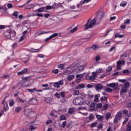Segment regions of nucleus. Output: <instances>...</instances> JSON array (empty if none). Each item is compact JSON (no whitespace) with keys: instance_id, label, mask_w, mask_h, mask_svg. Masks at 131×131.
<instances>
[{"instance_id":"f257e3e1","label":"nucleus","mask_w":131,"mask_h":131,"mask_svg":"<svg viewBox=\"0 0 131 131\" xmlns=\"http://www.w3.org/2000/svg\"><path fill=\"white\" fill-rule=\"evenodd\" d=\"M95 24H96V19H93L91 20V19H89L84 25V27L85 29H90V28H92Z\"/></svg>"},{"instance_id":"f03ea898","label":"nucleus","mask_w":131,"mask_h":131,"mask_svg":"<svg viewBox=\"0 0 131 131\" xmlns=\"http://www.w3.org/2000/svg\"><path fill=\"white\" fill-rule=\"evenodd\" d=\"M29 78L30 77H22L21 79L23 80V82L21 84V88H27L29 85Z\"/></svg>"},{"instance_id":"7ed1b4c3","label":"nucleus","mask_w":131,"mask_h":131,"mask_svg":"<svg viewBox=\"0 0 131 131\" xmlns=\"http://www.w3.org/2000/svg\"><path fill=\"white\" fill-rule=\"evenodd\" d=\"M73 103L74 105H83V98L82 97H76L73 100Z\"/></svg>"},{"instance_id":"20e7f679","label":"nucleus","mask_w":131,"mask_h":131,"mask_svg":"<svg viewBox=\"0 0 131 131\" xmlns=\"http://www.w3.org/2000/svg\"><path fill=\"white\" fill-rule=\"evenodd\" d=\"M77 69H75L74 72L76 73H80L82 71L84 70V67L82 65L78 66V64H76Z\"/></svg>"},{"instance_id":"39448f33","label":"nucleus","mask_w":131,"mask_h":131,"mask_svg":"<svg viewBox=\"0 0 131 131\" xmlns=\"http://www.w3.org/2000/svg\"><path fill=\"white\" fill-rule=\"evenodd\" d=\"M92 75L90 76L89 75H86L85 76L86 79H89L91 81H94L96 79V77H97V73L92 72Z\"/></svg>"},{"instance_id":"423d86ee","label":"nucleus","mask_w":131,"mask_h":131,"mask_svg":"<svg viewBox=\"0 0 131 131\" xmlns=\"http://www.w3.org/2000/svg\"><path fill=\"white\" fill-rule=\"evenodd\" d=\"M30 73V71L28 68L24 69L21 71L17 73V75H23V74H29Z\"/></svg>"},{"instance_id":"0eeeda50","label":"nucleus","mask_w":131,"mask_h":131,"mask_svg":"<svg viewBox=\"0 0 131 131\" xmlns=\"http://www.w3.org/2000/svg\"><path fill=\"white\" fill-rule=\"evenodd\" d=\"M106 86H108L109 88H113L114 90H117V86H116V84H115V83L107 84Z\"/></svg>"},{"instance_id":"6e6552de","label":"nucleus","mask_w":131,"mask_h":131,"mask_svg":"<svg viewBox=\"0 0 131 131\" xmlns=\"http://www.w3.org/2000/svg\"><path fill=\"white\" fill-rule=\"evenodd\" d=\"M4 36H6V37L7 39H10V38H11V37H12V36H11V33H10V31L5 32Z\"/></svg>"},{"instance_id":"1a4fd4ad","label":"nucleus","mask_w":131,"mask_h":131,"mask_svg":"<svg viewBox=\"0 0 131 131\" xmlns=\"http://www.w3.org/2000/svg\"><path fill=\"white\" fill-rule=\"evenodd\" d=\"M96 91H101L103 90V85L102 84H97L95 86Z\"/></svg>"},{"instance_id":"9d476101","label":"nucleus","mask_w":131,"mask_h":131,"mask_svg":"<svg viewBox=\"0 0 131 131\" xmlns=\"http://www.w3.org/2000/svg\"><path fill=\"white\" fill-rule=\"evenodd\" d=\"M97 107V103H92L90 105V109L94 111V110H96V107Z\"/></svg>"},{"instance_id":"9b49d317","label":"nucleus","mask_w":131,"mask_h":131,"mask_svg":"<svg viewBox=\"0 0 131 131\" xmlns=\"http://www.w3.org/2000/svg\"><path fill=\"white\" fill-rule=\"evenodd\" d=\"M15 111L17 113H19V112H20V111H22V112H24V111H25V107H24L22 108L20 107H17L15 108Z\"/></svg>"},{"instance_id":"f8f14e48","label":"nucleus","mask_w":131,"mask_h":131,"mask_svg":"<svg viewBox=\"0 0 131 131\" xmlns=\"http://www.w3.org/2000/svg\"><path fill=\"white\" fill-rule=\"evenodd\" d=\"M37 103V99L36 98H32L30 101V103L32 105H35Z\"/></svg>"},{"instance_id":"ddd939ff","label":"nucleus","mask_w":131,"mask_h":131,"mask_svg":"<svg viewBox=\"0 0 131 131\" xmlns=\"http://www.w3.org/2000/svg\"><path fill=\"white\" fill-rule=\"evenodd\" d=\"M32 112H32L31 110H27L25 112V115L26 116H30V115L31 114V113H32Z\"/></svg>"},{"instance_id":"4468645a","label":"nucleus","mask_w":131,"mask_h":131,"mask_svg":"<svg viewBox=\"0 0 131 131\" xmlns=\"http://www.w3.org/2000/svg\"><path fill=\"white\" fill-rule=\"evenodd\" d=\"M36 128H37V127H36L33 125H30L29 127L28 128V130H31V131H34V130H35V129H36Z\"/></svg>"},{"instance_id":"2eb2a0df","label":"nucleus","mask_w":131,"mask_h":131,"mask_svg":"<svg viewBox=\"0 0 131 131\" xmlns=\"http://www.w3.org/2000/svg\"><path fill=\"white\" fill-rule=\"evenodd\" d=\"M100 100L101 102H105V103H108V98L105 96H102L100 98Z\"/></svg>"},{"instance_id":"dca6fc26","label":"nucleus","mask_w":131,"mask_h":131,"mask_svg":"<svg viewBox=\"0 0 131 131\" xmlns=\"http://www.w3.org/2000/svg\"><path fill=\"white\" fill-rule=\"evenodd\" d=\"M104 12L103 11H100L97 14V17L98 18H100V19H102L103 17H104Z\"/></svg>"},{"instance_id":"f3484780","label":"nucleus","mask_w":131,"mask_h":131,"mask_svg":"<svg viewBox=\"0 0 131 131\" xmlns=\"http://www.w3.org/2000/svg\"><path fill=\"white\" fill-rule=\"evenodd\" d=\"M12 16L14 17V19H18V16H19V12L18 11H14L12 13Z\"/></svg>"},{"instance_id":"a211bd4d","label":"nucleus","mask_w":131,"mask_h":131,"mask_svg":"<svg viewBox=\"0 0 131 131\" xmlns=\"http://www.w3.org/2000/svg\"><path fill=\"white\" fill-rule=\"evenodd\" d=\"M126 131H130L131 130V120L128 122V125H126Z\"/></svg>"},{"instance_id":"6ab92c4d","label":"nucleus","mask_w":131,"mask_h":131,"mask_svg":"<svg viewBox=\"0 0 131 131\" xmlns=\"http://www.w3.org/2000/svg\"><path fill=\"white\" fill-rule=\"evenodd\" d=\"M75 77V76L74 75H70L68 76L67 79L69 80V81H71L72 79H73Z\"/></svg>"},{"instance_id":"aec40b11","label":"nucleus","mask_w":131,"mask_h":131,"mask_svg":"<svg viewBox=\"0 0 131 131\" xmlns=\"http://www.w3.org/2000/svg\"><path fill=\"white\" fill-rule=\"evenodd\" d=\"M33 7H34V4H29V5L26 6V10H28V9H32V8H33Z\"/></svg>"},{"instance_id":"412c9836","label":"nucleus","mask_w":131,"mask_h":131,"mask_svg":"<svg viewBox=\"0 0 131 131\" xmlns=\"http://www.w3.org/2000/svg\"><path fill=\"white\" fill-rule=\"evenodd\" d=\"M76 30H77V27H75L74 28L71 30L70 31H68V34H70V33H73L74 32H75Z\"/></svg>"},{"instance_id":"4be33fe9","label":"nucleus","mask_w":131,"mask_h":131,"mask_svg":"<svg viewBox=\"0 0 131 131\" xmlns=\"http://www.w3.org/2000/svg\"><path fill=\"white\" fill-rule=\"evenodd\" d=\"M9 110V105H8V103H5L4 105V111L6 112Z\"/></svg>"},{"instance_id":"5701e85b","label":"nucleus","mask_w":131,"mask_h":131,"mask_svg":"<svg viewBox=\"0 0 131 131\" xmlns=\"http://www.w3.org/2000/svg\"><path fill=\"white\" fill-rule=\"evenodd\" d=\"M1 78L4 79H8L10 78V75L9 74H5V75L1 77Z\"/></svg>"},{"instance_id":"b1692460","label":"nucleus","mask_w":131,"mask_h":131,"mask_svg":"<svg viewBox=\"0 0 131 131\" xmlns=\"http://www.w3.org/2000/svg\"><path fill=\"white\" fill-rule=\"evenodd\" d=\"M45 9H46V7H41L37 10V12L38 13H41V12H43Z\"/></svg>"},{"instance_id":"393cba45","label":"nucleus","mask_w":131,"mask_h":131,"mask_svg":"<svg viewBox=\"0 0 131 131\" xmlns=\"http://www.w3.org/2000/svg\"><path fill=\"white\" fill-rule=\"evenodd\" d=\"M96 118L99 121L103 120V116L99 115H96Z\"/></svg>"},{"instance_id":"a878e982","label":"nucleus","mask_w":131,"mask_h":131,"mask_svg":"<svg viewBox=\"0 0 131 131\" xmlns=\"http://www.w3.org/2000/svg\"><path fill=\"white\" fill-rule=\"evenodd\" d=\"M10 35L11 36H16V31L15 30H10Z\"/></svg>"},{"instance_id":"bb28decb","label":"nucleus","mask_w":131,"mask_h":131,"mask_svg":"<svg viewBox=\"0 0 131 131\" xmlns=\"http://www.w3.org/2000/svg\"><path fill=\"white\" fill-rule=\"evenodd\" d=\"M124 88H125L126 89H128V88H129L130 85V84L128 82H126L124 83Z\"/></svg>"},{"instance_id":"cd10ccee","label":"nucleus","mask_w":131,"mask_h":131,"mask_svg":"<svg viewBox=\"0 0 131 131\" xmlns=\"http://www.w3.org/2000/svg\"><path fill=\"white\" fill-rule=\"evenodd\" d=\"M41 49V48L38 49H34L32 48L31 49V52L32 53H38L39 52V50H40Z\"/></svg>"},{"instance_id":"c85d7f7f","label":"nucleus","mask_w":131,"mask_h":131,"mask_svg":"<svg viewBox=\"0 0 131 131\" xmlns=\"http://www.w3.org/2000/svg\"><path fill=\"white\" fill-rule=\"evenodd\" d=\"M89 120H93L95 119V116L93 114H91L89 117Z\"/></svg>"},{"instance_id":"c756f323","label":"nucleus","mask_w":131,"mask_h":131,"mask_svg":"<svg viewBox=\"0 0 131 131\" xmlns=\"http://www.w3.org/2000/svg\"><path fill=\"white\" fill-rule=\"evenodd\" d=\"M116 116L120 119L121 118V116H122V113L121 111L118 112Z\"/></svg>"},{"instance_id":"7c9ffc66","label":"nucleus","mask_w":131,"mask_h":131,"mask_svg":"<svg viewBox=\"0 0 131 131\" xmlns=\"http://www.w3.org/2000/svg\"><path fill=\"white\" fill-rule=\"evenodd\" d=\"M83 88H84V85L83 84H79L77 86L78 90H81V89Z\"/></svg>"},{"instance_id":"2f4dec72","label":"nucleus","mask_w":131,"mask_h":131,"mask_svg":"<svg viewBox=\"0 0 131 131\" xmlns=\"http://www.w3.org/2000/svg\"><path fill=\"white\" fill-rule=\"evenodd\" d=\"M92 49L94 50V51H96V50H98V45L97 44L93 45L92 47H91Z\"/></svg>"},{"instance_id":"473e14b6","label":"nucleus","mask_w":131,"mask_h":131,"mask_svg":"<svg viewBox=\"0 0 131 131\" xmlns=\"http://www.w3.org/2000/svg\"><path fill=\"white\" fill-rule=\"evenodd\" d=\"M52 100V98L48 97V98L45 99V102H46V103H51Z\"/></svg>"},{"instance_id":"72a5a7b5","label":"nucleus","mask_w":131,"mask_h":131,"mask_svg":"<svg viewBox=\"0 0 131 131\" xmlns=\"http://www.w3.org/2000/svg\"><path fill=\"white\" fill-rule=\"evenodd\" d=\"M58 68H59V69H61V70H64V64L60 63L58 64Z\"/></svg>"},{"instance_id":"f704fd0d","label":"nucleus","mask_w":131,"mask_h":131,"mask_svg":"<svg viewBox=\"0 0 131 131\" xmlns=\"http://www.w3.org/2000/svg\"><path fill=\"white\" fill-rule=\"evenodd\" d=\"M124 23L125 24H126L127 25H128V24H129L130 23V19H129V18L125 19L124 21Z\"/></svg>"},{"instance_id":"c9c22d12","label":"nucleus","mask_w":131,"mask_h":131,"mask_svg":"<svg viewBox=\"0 0 131 131\" xmlns=\"http://www.w3.org/2000/svg\"><path fill=\"white\" fill-rule=\"evenodd\" d=\"M27 90L30 92V93H34V91L36 92V88L34 89H28Z\"/></svg>"},{"instance_id":"e433bc0d","label":"nucleus","mask_w":131,"mask_h":131,"mask_svg":"<svg viewBox=\"0 0 131 131\" xmlns=\"http://www.w3.org/2000/svg\"><path fill=\"white\" fill-rule=\"evenodd\" d=\"M58 35H59V34H58V33H55L51 35L50 36V37L51 38H54V37H57V36H58Z\"/></svg>"},{"instance_id":"4c0bfd02","label":"nucleus","mask_w":131,"mask_h":131,"mask_svg":"<svg viewBox=\"0 0 131 131\" xmlns=\"http://www.w3.org/2000/svg\"><path fill=\"white\" fill-rule=\"evenodd\" d=\"M14 103H15V101H14L13 99H11L9 101V106L10 107H12L13 105H14Z\"/></svg>"},{"instance_id":"58836bf2","label":"nucleus","mask_w":131,"mask_h":131,"mask_svg":"<svg viewBox=\"0 0 131 131\" xmlns=\"http://www.w3.org/2000/svg\"><path fill=\"white\" fill-rule=\"evenodd\" d=\"M110 116H111V114L110 113H108L105 115V118L106 120H108L110 118Z\"/></svg>"},{"instance_id":"ea45409f","label":"nucleus","mask_w":131,"mask_h":131,"mask_svg":"<svg viewBox=\"0 0 131 131\" xmlns=\"http://www.w3.org/2000/svg\"><path fill=\"white\" fill-rule=\"evenodd\" d=\"M101 60V57H100L99 55H96L95 61L96 62H99Z\"/></svg>"},{"instance_id":"a19ab883","label":"nucleus","mask_w":131,"mask_h":131,"mask_svg":"<svg viewBox=\"0 0 131 131\" xmlns=\"http://www.w3.org/2000/svg\"><path fill=\"white\" fill-rule=\"evenodd\" d=\"M98 101H99V95H96L94 98V102H98Z\"/></svg>"},{"instance_id":"79ce46f5","label":"nucleus","mask_w":131,"mask_h":131,"mask_svg":"<svg viewBox=\"0 0 131 131\" xmlns=\"http://www.w3.org/2000/svg\"><path fill=\"white\" fill-rule=\"evenodd\" d=\"M119 119H120V118H118V117H116V116L114 120V122H115V123H117V122L118 121V120H119Z\"/></svg>"},{"instance_id":"37998d69","label":"nucleus","mask_w":131,"mask_h":131,"mask_svg":"<svg viewBox=\"0 0 131 131\" xmlns=\"http://www.w3.org/2000/svg\"><path fill=\"white\" fill-rule=\"evenodd\" d=\"M54 86H55V88H57V89L59 88H60V85H59V82H55L54 83Z\"/></svg>"},{"instance_id":"c03bdc74","label":"nucleus","mask_w":131,"mask_h":131,"mask_svg":"<svg viewBox=\"0 0 131 131\" xmlns=\"http://www.w3.org/2000/svg\"><path fill=\"white\" fill-rule=\"evenodd\" d=\"M123 74H129V71L128 70H124L123 71Z\"/></svg>"},{"instance_id":"a18cd8bd","label":"nucleus","mask_w":131,"mask_h":131,"mask_svg":"<svg viewBox=\"0 0 131 131\" xmlns=\"http://www.w3.org/2000/svg\"><path fill=\"white\" fill-rule=\"evenodd\" d=\"M126 91H127V89L125 87H123L121 89L122 93H126Z\"/></svg>"},{"instance_id":"49530a36","label":"nucleus","mask_w":131,"mask_h":131,"mask_svg":"<svg viewBox=\"0 0 131 131\" xmlns=\"http://www.w3.org/2000/svg\"><path fill=\"white\" fill-rule=\"evenodd\" d=\"M52 73H54V74H58V73H59V70L58 69L53 70L52 71Z\"/></svg>"},{"instance_id":"de8ad7c7","label":"nucleus","mask_w":131,"mask_h":131,"mask_svg":"<svg viewBox=\"0 0 131 131\" xmlns=\"http://www.w3.org/2000/svg\"><path fill=\"white\" fill-rule=\"evenodd\" d=\"M69 114H73V112H74V110H73V108H70L69 109V111H68Z\"/></svg>"},{"instance_id":"09e8293b","label":"nucleus","mask_w":131,"mask_h":131,"mask_svg":"<svg viewBox=\"0 0 131 131\" xmlns=\"http://www.w3.org/2000/svg\"><path fill=\"white\" fill-rule=\"evenodd\" d=\"M127 5V3H125V2H122L120 6L121 7H125V6H126Z\"/></svg>"},{"instance_id":"8fccbe9b","label":"nucleus","mask_w":131,"mask_h":131,"mask_svg":"<svg viewBox=\"0 0 131 131\" xmlns=\"http://www.w3.org/2000/svg\"><path fill=\"white\" fill-rule=\"evenodd\" d=\"M113 51H116V48H115L114 46L110 49L109 52L110 53H111V52H113Z\"/></svg>"},{"instance_id":"3c124183","label":"nucleus","mask_w":131,"mask_h":131,"mask_svg":"<svg viewBox=\"0 0 131 131\" xmlns=\"http://www.w3.org/2000/svg\"><path fill=\"white\" fill-rule=\"evenodd\" d=\"M45 9H46V10H52V9H53V6H51L50 5L47 6L45 7Z\"/></svg>"},{"instance_id":"603ef678","label":"nucleus","mask_w":131,"mask_h":131,"mask_svg":"<svg viewBox=\"0 0 131 131\" xmlns=\"http://www.w3.org/2000/svg\"><path fill=\"white\" fill-rule=\"evenodd\" d=\"M76 77L77 78H83V75H82L81 74L76 75Z\"/></svg>"},{"instance_id":"864d4df0","label":"nucleus","mask_w":131,"mask_h":131,"mask_svg":"<svg viewBox=\"0 0 131 131\" xmlns=\"http://www.w3.org/2000/svg\"><path fill=\"white\" fill-rule=\"evenodd\" d=\"M106 91L107 93H112V89L110 88H106Z\"/></svg>"},{"instance_id":"5fc2aeb1","label":"nucleus","mask_w":131,"mask_h":131,"mask_svg":"<svg viewBox=\"0 0 131 131\" xmlns=\"http://www.w3.org/2000/svg\"><path fill=\"white\" fill-rule=\"evenodd\" d=\"M97 124H98V123H97V122H94V123H92L91 124V127H95V126H96V125H97Z\"/></svg>"},{"instance_id":"6e6d98bb","label":"nucleus","mask_w":131,"mask_h":131,"mask_svg":"<svg viewBox=\"0 0 131 131\" xmlns=\"http://www.w3.org/2000/svg\"><path fill=\"white\" fill-rule=\"evenodd\" d=\"M112 70V67L110 66L108 67L107 69H106V71L107 72H110V71H111Z\"/></svg>"},{"instance_id":"4d7b16f0","label":"nucleus","mask_w":131,"mask_h":131,"mask_svg":"<svg viewBox=\"0 0 131 131\" xmlns=\"http://www.w3.org/2000/svg\"><path fill=\"white\" fill-rule=\"evenodd\" d=\"M26 36H25V35H23L19 39V42L22 41V40H23V39H25Z\"/></svg>"},{"instance_id":"13d9d810","label":"nucleus","mask_w":131,"mask_h":131,"mask_svg":"<svg viewBox=\"0 0 131 131\" xmlns=\"http://www.w3.org/2000/svg\"><path fill=\"white\" fill-rule=\"evenodd\" d=\"M66 124H67L66 121L63 122L61 125V127L64 128L65 126H66Z\"/></svg>"},{"instance_id":"bf43d9fd","label":"nucleus","mask_w":131,"mask_h":131,"mask_svg":"<svg viewBox=\"0 0 131 131\" xmlns=\"http://www.w3.org/2000/svg\"><path fill=\"white\" fill-rule=\"evenodd\" d=\"M7 7L9 9H12V8H13V5L11 3H9L7 4Z\"/></svg>"},{"instance_id":"052dcab7","label":"nucleus","mask_w":131,"mask_h":131,"mask_svg":"<svg viewBox=\"0 0 131 131\" xmlns=\"http://www.w3.org/2000/svg\"><path fill=\"white\" fill-rule=\"evenodd\" d=\"M96 106L97 108H102L103 107L102 103L96 104Z\"/></svg>"},{"instance_id":"680f3d73","label":"nucleus","mask_w":131,"mask_h":131,"mask_svg":"<svg viewBox=\"0 0 131 131\" xmlns=\"http://www.w3.org/2000/svg\"><path fill=\"white\" fill-rule=\"evenodd\" d=\"M98 128L101 129L103 128V124L99 123L97 126Z\"/></svg>"},{"instance_id":"e2e57ef3","label":"nucleus","mask_w":131,"mask_h":131,"mask_svg":"<svg viewBox=\"0 0 131 131\" xmlns=\"http://www.w3.org/2000/svg\"><path fill=\"white\" fill-rule=\"evenodd\" d=\"M60 120H66V117H65L64 115L61 116Z\"/></svg>"},{"instance_id":"0e129e2a","label":"nucleus","mask_w":131,"mask_h":131,"mask_svg":"<svg viewBox=\"0 0 131 131\" xmlns=\"http://www.w3.org/2000/svg\"><path fill=\"white\" fill-rule=\"evenodd\" d=\"M108 108V104H105L103 107V110H106Z\"/></svg>"},{"instance_id":"69168bd1","label":"nucleus","mask_w":131,"mask_h":131,"mask_svg":"<svg viewBox=\"0 0 131 131\" xmlns=\"http://www.w3.org/2000/svg\"><path fill=\"white\" fill-rule=\"evenodd\" d=\"M58 83L59 84V85H63V84H64V82L63 80H61L59 81Z\"/></svg>"},{"instance_id":"338daca9","label":"nucleus","mask_w":131,"mask_h":131,"mask_svg":"<svg viewBox=\"0 0 131 131\" xmlns=\"http://www.w3.org/2000/svg\"><path fill=\"white\" fill-rule=\"evenodd\" d=\"M72 26H70L68 29H66V31H70V30H72Z\"/></svg>"},{"instance_id":"774afa93","label":"nucleus","mask_w":131,"mask_h":131,"mask_svg":"<svg viewBox=\"0 0 131 131\" xmlns=\"http://www.w3.org/2000/svg\"><path fill=\"white\" fill-rule=\"evenodd\" d=\"M127 108H131V102H129L127 103Z\"/></svg>"}]
</instances>
